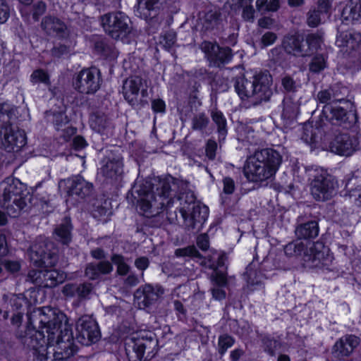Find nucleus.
Masks as SVG:
<instances>
[{
  "label": "nucleus",
  "mask_w": 361,
  "mask_h": 361,
  "mask_svg": "<svg viewBox=\"0 0 361 361\" xmlns=\"http://www.w3.org/2000/svg\"><path fill=\"white\" fill-rule=\"evenodd\" d=\"M138 208L143 216L151 217L166 210L171 224L182 225L192 233L199 232L208 217V208L201 206L187 181L168 175L145 180L135 190Z\"/></svg>",
  "instance_id": "nucleus-1"
},
{
  "label": "nucleus",
  "mask_w": 361,
  "mask_h": 361,
  "mask_svg": "<svg viewBox=\"0 0 361 361\" xmlns=\"http://www.w3.org/2000/svg\"><path fill=\"white\" fill-rule=\"evenodd\" d=\"M33 327L25 334L18 333L21 342L31 348L37 361H68L77 352L66 315L57 309L43 307L30 317Z\"/></svg>",
  "instance_id": "nucleus-2"
},
{
  "label": "nucleus",
  "mask_w": 361,
  "mask_h": 361,
  "mask_svg": "<svg viewBox=\"0 0 361 361\" xmlns=\"http://www.w3.org/2000/svg\"><path fill=\"white\" fill-rule=\"evenodd\" d=\"M234 88L242 100H248L250 106H257L263 102H269L273 94V79L268 71L256 73L250 78L244 75L234 78Z\"/></svg>",
  "instance_id": "nucleus-3"
},
{
  "label": "nucleus",
  "mask_w": 361,
  "mask_h": 361,
  "mask_svg": "<svg viewBox=\"0 0 361 361\" xmlns=\"http://www.w3.org/2000/svg\"><path fill=\"white\" fill-rule=\"evenodd\" d=\"M281 161V156L273 149L257 150L246 160L245 176L252 182L268 180L276 173Z\"/></svg>",
  "instance_id": "nucleus-4"
},
{
  "label": "nucleus",
  "mask_w": 361,
  "mask_h": 361,
  "mask_svg": "<svg viewBox=\"0 0 361 361\" xmlns=\"http://www.w3.org/2000/svg\"><path fill=\"white\" fill-rule=\"evenodd\" d=\"M32 196L20 180L7 178L0 184V202L6 208L8 214L16 217L20 211L27 209Z\"/></svg>",
  "instance_id": "nucleus-5"
},
{
  "label": "nucleus",
  "mask_w": 361,
  "mask_h": 361,
  "mask_svg": "<svg viewBox=\"0 0 361 361\" xmlns=\"http://www.w3.org/2000/svg\"><path fill=\"white\" fill-rule=\"evenodd\" d=\"M125 349L129 361H149L158 352V340L154 334L142 332L128 338Z\"/></svg>",
  "instance_id": "nucleus-6"
},
{
  "label": "nucleus",
  "mask_w": 361,
  "mask_h": 361,
  "mask_svg": "<svg viewBox=\"0 0 361 361\" xmlns=\"http://www.w3.org/2000/svg\"><path fill=\"white\" fill-rule=\"evenodd\" d=\"M311 176V194L314 200L326 201L335 195L338 186L337 181L326 170L317 167Z\"/></svg>",
  "instance_id": "nucleus-7"
},
{
  "label": "nucleus",
  "mask_w": 361,
  "mask_h": 361,
  "mask_svg": "<svg viewBox=\"0 0 361 361\" xmlns=\"http://www.w3.org/2000/svg\"><path fill=\"white\" fill-rule=\"evenodd\" d=\"M29 255L32 263L38 267H54L59 259L55 243L47 239L39 238L30 247Z\"/></svg>",
  "instance_id": "nucleus-8"
},
{
  "label": "nucleus",
  "mask_w": 361,
  "mask_h": 361,
  "mask_svg": "<svg viewBox=\"0 0 361 361\" xmlns=\"http://www.w3.org/2000/svg\"><path fill=\"white\" fill-rule=\"evenodd\" d=\"M101 24L105 32L114 39H125L132 30L130 18L123 12H113L101 17Z\"/></svg>",
  "instance_id": "nucleus-9"
},
{
  "label": "nucleus",
  "mask_w": 361,
  "mask_h": 361,
  "mask_svg": "<svg viewBox=\"0 0 361 361\" xmlns=\"http://www.w3.org/2000/svg\"><path fill=\"white\" fill-rule=\"evenodd\" d=\"M342 103H331L324 105L322 116L325 118L332 125L341 126L345 129H350L357 121V116L355 111H347Z\"/></svg>",
  "instance_id": "nucleus-10"
},
{
  "label": "nucleus",
  "mask_w": 361,
  "mask_h": 361,
  "mask_svg": "<svg viewBox=\"0 0 361 361\" xmlns=\"http://www.w3.org/2000/svg\"><path fill=\"white\" fill-rule=\"evenodd\" d=\"M64 184L67 202H80L91 196L94 191L93 184L81 176H74L61 181Z\"/></svg>",
  "instance_id": "nucleus-11"
},
{
  "label": "nucleus",
  "mask_w": 361,
  "mask_h": 361,
  "mask_svg": "<svg viewBox=\"0 0 361 361\" xmlns=\"http://www.w3.org/2000/svg\"><path fill=\"white\" fill-rule=\"evenodd\" d=\"M329 248L323 243H314L303 257L305 267L310 269H329L332 257L329 255Z\"/></svg>",
  "instance_id": "nucleus-12"
},
{
  "label": "nucleus",
  "mask_w": 361,
  "mask_h": 361,
  "mask_svg": "<svg viewBox=\"0 0 361 361\" xmlns=\"http://www.w3.org/2000/svg\"><path fill=\"white\" fill-rule=\"evenodd\" d=\"M147 96V81L140 76L135 75L127 78L123 85V94L125 99L133 106L147 103L139 98Z\"/></svg>",
  "instance_id": "nucleus-13"
},
{
  "label": "nucleus",
  "mask_w": 361,
  "mask_h": 361,
  "mask_svg": "<svg viewBox=\"0 0 361 361\" xmlns=\"http://www.w3.org/2000/svg\"><path fill=\"white\" fill-rule=\"evenodd\" d=\"M26 144V135L23 130L8 123L0 128V147L8 152H18Z\"/></svg>",
  "instance_id": "nucleus-14"
},
{
  "label": "nucleus",
  "mask_w": 361,
  "mask_h": 361,
  "mask_svg": "<svg viewBox=\"0 0 361 361\" xmlns=\"http://www.w3.org/2000/svg\"><path fill=\"white\" fill-rule=\"evenodd\" d=\"M77 339L85 345L96 343L101 334L97 322L89 315H83L76 322Z\"/></svg>",
  "instance_id": "nucleus-15"
},
{
  "label": "nucleus",
  "mask_w": 361,
  "mask_h": 361,
  "mask_svg": "<svg viewBox=\"0 0 361 361\" xmlns=\"http://www.w3.org/2000/svg\"><path fill=\"white\" fill-rule=\"evenodd\" d=\"M201 49L205 54L209 66L221 68L232 61V49L228 47H220L216 43L204 41L201 44Z\"/></svg>",
  "instance_id": "nucleus-16"
},
{
  "label": "nucleus",
  "mask_w": 361,
  "mask_h": 361,
  "mask_svg": "<svg viewBox=\"0 0 361 361\" xmlns=\"http://www.w3.org/2000/svg\"><path fill=\"white\" fill-rule=\"evenodd\" d=\"M100 72L95 68L82 70L73 81L74 88L82 94H94L100 87Z\"/></svg>",
  "instance_id": "nucleus-17"
},
{
  "label": "nucleus",
  "mask_w": 361,
  "mask_h": 361,
  "mask_svg": "<svg viewBox=\"0 0 361 361\" xmlns=\"http://www.w3.org/2000/svg\"><path fill=\"white\" fill-rule=\"evenodd\" d=\"M333 152L343 156H350L355 152L361 149V143L357 135H350L348 133H339L336 135L331 143Z\"/></svg>",
  "instance_id": "nucleus-18"
},
{
  "label": "nucleus",
  "mask_w": 361,
  "mask_h": 361,
  "mask_svg": "<svg viewBox=\"0 0 361 361\" xmlns=\"http://www.w3.org/2000/svg\"><path fill=\"white\" fill-rule=\"evenodd\" d=\"M102 174L108 179L116 180L123 173V157L118 152L109 151L102 161Z\"/></svg>",
  "instance_id": "nucleus-19"
},
{
  "label": "nucleus",
  "mask_w": 361,
  "mask_h": 361,
  "mask_svg": "<svg viewBox=\"0 0 361 361\" xmlns=\"http://www.w3.org/2000/svg\"><path fill=\"white\" fill-rule=\"evenodd\" d=\"M164 293V289L161 286L145 284L135 290L134 297L139 306L145 308L154 305Z\"/></svg>",
  "instance_id": "nucleus-20"
},
{
  "label": "nucleus",
  "mask_w": 361,
  "mask_h": 361,
  "mask_svg": "<svg viewBox=\"0 0 361 361\" xmlns=\"http://www.w3.org/2000/svg\"><path fill=\"white\" fill-rule=\"evenodd\" d=\"M360 343V338L353 334H346L336 341L331 353L338 360L350 357Z\"/></svg>",
  "instance_id": "nucleus-21"
},
{
  "label": "nucleus",
  "mask_w": 361,
  "mask_h": 361,
  "mask_svg": "<svg viewBox=\"0 0 361 361\" xmlns=\"http://www.w3.org/2000/svg\"><path fill=\"white\" fill-rule=\"evenodd\" d=\"M41 27L49 36L65 39L69 35V30L65 23L54 16H45L41 22Z\"/></svg>",
  "instance_id": "nucleus-22"
},
{
  "label": "nucleus",
  "mask_w": 361,
  "mask_h": 361,
  "mask_svg": "<svg viewBox=\"0 0 361 361\" xmlns=\"http://www.w3.org/2000/svg\"><path fill=\"white\" fill-rule=\"evenodd\" d=\"M93 290L90 283H68L62 289V293L68 298H78L79 300L87 299Z\"/></svg>",
  "instance_id": "nucleus-23"
},
{
  "label": "nucleus",
  "mask_w": 361,
  "mask_h": 361,
  "mask_svg": "<svg viewBox=\"0 0 361 361\" xmlns=\"http://www.w3.org/2000/svg\"><path fill=\"white\" fill-rule=\"evenodd\" d=\"M159 10V0H137L135 6V15L148 20L155 17Z\"/></svg>",
  "instance_id": "nucleus-24"
},
{
  "label": "nucleus",
  "mask_w": 361,
  "mask_h": 361,
  "mask_svg": "<svg viewBox=\"0 0 361 361\" xmlns=\"http://www.w3.org/2000/svg\"><path fill=\"white\" fill-rule=\"evenodd\" d=\"M283 46L286 53L295 56L305 57L304 39L296 35H287L283 40Z\"/></svg>",
  "instance_id": "nucleus-25"
},
{
  "label": "nucleus",
  "mask_w": 361,
  "mask_h": 361,
  "mask_svg": "<svg viewBox=\"0 0 361 361\" xmlns=\"http://www.w3.org/2000/svg\"><path fill=\"white\" fill-rule=\"evenodd\" d=\"M73 225L70 217H64L54 229L55 239L64 245H68L72 240Z\"/></svg>",
  "instance_id": "nucleus-26"
},
{
  "label": "nucleus",
  "mask_w": 361,
  "mask_h": 361,
  "mask_svg": "<svg viewBox=\"0 0 361 361\" xmlns=\"http://www.w3.org/2000/svg\"><path fill=\"white\" fill-rule=\"evenodd\" d=\"M361 35L359 33L345 31L337 35L336 44L341 48H346L345 51L355 50L359 46Z\"/></svg>",
  "instance_id": "nucleus-27"
},
{
  "label": "nucleus",
  "mask_w": 361,
  "mask_h": 361,
  "mask_svg": "<svg viewBox=\"0 0 361 361\" xmlns=\"http://www.w3.org/2000/svg\"><path fill=\"white\" fill-rule=\"evenodd\" d=\"M361 35L359 33L345 31L337 35L336 44L341 48H346L345 51L355 50L359 46Z\"/></svg>",
  "instance_id": "nucleus-28"
},
{
  "label": "nucleus",
  "mask_w": 361,
  "mask_h": 361,
  "mask_svg": "<svg viewBox=\"0 0 361 361\" xmlns=\"http://www.w3.org/2000/svg\"><path fill=\"white\" fill-rule=\"evenodd\" d=\"M361 35L359 33L345 31L337 35L336 44L341 48H346L345 51L355 50L359 46Z\"/></svg>",
  "instance_id": "nucleus-29"
},
{
  "label": "nucleus",
  "mask_w": 361,
  "mask_h": 361,
  "mask_svg": "<svg viewBox=\"0 0 361 361\" xmlns=\"http://www.w3.org/2000/svg\"><path fill=\"white\" fill-rule=\"evenodd\" d=\"M113 271V266L109 261H102L98 263H89L87 264L85 274L89 279L94 280L98 279L102 274H108Z\"/></svg>",
  "instance_id": "nucleus-30"
},
{
  "label": "nucleus",
  "mask_w": 361,
  "mask_h": 361,
  "mask_svg": "<svg viewBox=\"0 0 361 361\" xmlns=\"http://www.w3.org/2000/svg\"><path fill=\"white\" fill-rule=\"evenodd\" d=\"M66 274L56 269H44L43 285L44 288H52L63 283L66 279Z\"/></svg>",
  "instance_id": "nucleus-31"
},
{
  "label": "nucleus",
  "mask_w": 361,
  "mask_h": 361,
  "mask_svg": "<svg viewBox=\"0 0 361 361\" xmlns=\"http://www.w3.org/2000/svg\"><path fill=\"white\" fill-rule=\"evenodd\" d=\"M295 233L299 239L316 238L319 234L318 223L316 221H310L300 224L295 228Z\"/></svg>",
  "instance_id": "nucleus-32"
},
{
  "label": "nucleus",
  "mask_w": 361,
  "mask_h": 361,
  "mask_svg": "<svg viewBox=\"0 0 361 361\" xmlns=\"http://www.w3.org/2000/svg\"><path fill=\"white\" fill-rule=\"evenodd\" d=\"M341 16L346 21L361 20V0H350L343 8Z\"/></svg>",
  "instance_id": "nucleus-33"
},
{
  "label": "nucleus",
  "mask_w": 361,
  "mask_h": 361,
  "mask_svg": "<svg viewBox=\"0 0 361 361\" xmlns=\"http://www.w3.org/2000/svg\"><path fill=\"white\" fill-rule=\"evenodd\" d=\"M211 118L216 127L218 140L221 143L225 140L228 133L226 118L224 114L217 109L212 110Z\"/></svg>",
  "instance_id": "nucleus-34"
},
{
  "label": "nucleus",
  "mask_w": 361,
  "mask_h": 361,
  "mask_svg": "<svg viewBox=\"0 0 361 361\" xmlns=\"http://www.w3.org/2000/svg\"><path fill=\"white\" fill-rule=\"evenodd\" d=\"M317 97L319 102L324 105L331 103L348 104L346 100L339 97L338 90L335 87L319 91Z\"/></svg>",
  "instance_id": "nucleus-35"
},
{
  "label": "nucleus",
  "mask_w": 361,
  "mask_h": 361,
  "mask_svg": "<svg viewBox=\"0 0 361 361\" xmlns=\"http://www.w3.org/2000/svg\"><path fill=\"white\" fill-rule=\"evenodd\" d=\"M323 43V34L320 32L308 34L304 44H305V56H309L317 51Z\"/></svg>",
  "instance_id": "nucleus-36"
},
{
  "label": "nucleus",
  "mask_w": 361,
  "mask_h": 361,
  "mask_svg": "<svg viewBox=\"0 0 361 361\" xmlns=\"http://www.w3.org/2000/svg\"><path fill=\"white\" fill-rule=\"evenodd\" d=\"M91 128L99 133H102L110 127L111 122L106 115L102 112H96L91 115L90 119Z\"/></svg>",
  "instance_id": "nucleus-37"
},
{
  "label": "nucleus",
  "mask_w": 361,
  "mask_h": 361,
  "mask_svg": "<svg viewBox=\"0 0 361 361\" xmlns=\"http://www.w3.org/2000/svg\"><path fill=\"white\" fill-rule=\"evenodd\" d=\"M190 123V127L193 131L204 134L207 132L210 123V120L204 112H198L193 114Z\"/></svg>",
  "instance_id": "nucleus-38"
},
{
  "label": "nucleus",
  "mask_w": 361,
  "mask_h": 361,
  "mask_svg": "<svg viewBox=\"0 0 361 361\" xmlns=\"http://www.w3.org/2000/svg\"><path fill=\"white\" fill-rule=\"evenodd\" d=\"M281 90L284 93L294 94L301 87L299 81L288 73H283L281 75Z\"/></svg>",
  "instance_id": "nucleus-39"
},
{
  "label": "nucleus",
  "mask_w": 361,
  "mask_h": 361,
  "mask_svg": "<svg viewBox=\"0 0 361 361\" xmlns=\"http://www.w3.org/2000/svg\"><path fill=\"white\" fill-rule=\"evenodd\" d=\"M283 108L281 116L284 119L293 120L296 118L299 111V106L293 101L291 97H285L283 100Z\"/></svg>",
  "instance_id": "nucleus-40"
},
{
  "label": "nucleus",
  "mask_w": 361,
  "mask_h": 361,
  "mask_svg": "<svg viewBox=\"0 0 361 361\" xmlns=\"http://www.w3.org/2000/svg\"><path fill=\"white\" fill-rule=\"evenodd\" d=\"M258 264L252 262L246 267L245 276L248 284L251 286L258 285L261 283L262 279V274L257 271Z\"/></svg>",
  "instance_id": "nucleus-41"
},
{
  "label": "nucleus",
  "mask_w": 361,
  "mask_h": 361,
  "mask_svg": "<svg viewBox=\"0 0 361 361\" xmlns=\"http://www.w3.org/2000/svg\"><path fill=\"white\" fill-rule=\"evenodd\" d=\"M307 245L298 240L292 241L284 247V252L289 257H298L302 253L305 255L307 250Z\"/></svg>",
  "instance_id": "nucleus-42"
},
{
  "label": "nucleus",
  "mask_w": 361,
  "mask_h": 361,
  "mask_svg": "<svg viewBox=\"0 0 361 361\" xmlns=\"http://www.w3.org/2000/svg\"><path fill=\"white\" fill-rule=\"evenodd\" d=\"M94 51L104 56L111 57L114 56V47L109 44L107 41L104 39H98L94 42Z\"/></svg>",
  "instance_id": "nucleus-43"
},
{
  "label": "nucleus",
  "mask_w": 361,
  "mask_h": 361,
  "mask_svg": "<svg viewBox=\"0 0 361 361\" xmlns=\"http://www.w3.org/2000/svg\"><path fill=\"white\" fill-rule=\"evenodd\" d=\"M234 343L235 338L233 336L227 334L220 335L218 338L217 350L221 357L224 356L227 350L231 348Z\"/></svg>",
  "instance_id": "nucleus-44"
},
{
  "label": "nucleus",
  "mask_w": 361,
  "mask_h": 361,
  "mask_svg": "<svg viewBox=\"0 0 361 361\" xmlns=\"http://www.w3.org/2000/svg\"><path fill=\"white\" fill-rule=\"evenodd\" d=\"M261 341L264 350L270 355H274L276 350L280 346L279 341L270 335L267 334L261 336Z\"/></svg>",
  "instance_id": "nucleus-45"
},
{
  "label": "nucleus",
  "mask_w": 361,
  "mask_h": 361,
  "mask_svg": "<svg viewBox=\"0 0 361 361\" xmlns=\"http://www.w3.org/2000/svg\"><path fill=\"white\" fill-rule=\"evenodd\" d=\"M326 66V57L323 54H317L311 60L309 69L312 73H319Z\"/></svg>",
  "instance_id": "nucleus-46"
},
{
  "label": "nucleus",
  "mask_w": 361,
  "mask_h": 361,
  "mask_svg": "<svg viewBox=\"0 0 361 361\" xmlns=\"http://www.w3.org/2000/svg\"><path fill=\"white\" fill-rule=\"evenodd\" d=\"M111 262L117 267V273L121 276L126 275L130 271V267L126 263L123 256L114 254L111 257Z\"/></svg>",
  "instance_id": "nucleus-47"
},
{
  "label": "nucleus",
  "mask_w": 361,
  "mask_h": 361,
  "mask_svg": "<svg viewBox=\"0 0 361 361\" xmlns=\"http://www.w3.org/2000/svg\"><path fill=\"white\" fill-rule=\"evenodd\" d=\"M175 255L177 257H195L201 258L202 255L194 245L183 248H178L175 250Z\"/></svg>",
  "instance_id": "nucleus-48"
},
{
  "label": "nucleus",
  "mask_w": 361,
  "mask_h": 361,
  "mask_svg": "<svg viewBox=\"0 0 361 361\" xmlns=\"http://www.w3.org/2000/svg\"><path fill=\"white\" fill-rule=\"evenodd\" d=\"M317 129L314 128L311 125H305L303 128V133L302 135V140H303L307 144H312L317 142Z\"/></svg>",
  "instance_id": "nucleus-49"
},
{
  "label": "nucleus",
  "mask_w": 361,
  "mask_h": 361,
  "mask_svg": "<svg viewBox=\"0 0 361 361\" xmlns=\"http://www.w3.org/2000/svg\"><path fill=\"white\" fill-rule=\"evenodd\" d=\"M44 269L37 270L31 269L28 271L26 276V281H29L37 286L42 287L43 285Z\"/></svg>",
  "instance_id": "nucleus-50"
},
{
  "label": "nucleus",
  "mask_w": 361,
  "mask_h": 361,
  "mask_svg": "<svg viewBox=\"0 0 361 361\" xmlns=\"http://www.w3.org/2000/svg\"><path fill=\"white\" fill-rule=\"evenodd\" d=\"M13 115V109L7 103H0V122L4 125L10 123L9 121Z\"/></svg>",
  "instance_id": "nucleus-51"
},
{
  "label": "nucleus",
  "mask_w": 361,
  "mask_h": 361,
  "mask_svg": "<svg viewBox=\"0 0 361 361\" xmlns=\"http://www.w3.org/2000/svg\"><path fill=\"white\" fill-rule=\"evenodd\" d=\"M30 81L33 84L42 82L46 85L49 84V78L47 73L42 69H37L32 73Z\"/></svg>",
  "instance_id": "nucleus-52"
},
{
  "label": "nucleus",
  "mask_w": 361,
  "mask_h": 361,
  "mask_svg": "<svg viewBox=\"0 0 361 361\" xmlns=\"http://www.w3.org/2000/svg\"><path fill=\"white\" fill-rule=\"evenodd\" d=\"M320 13L316 8L310 9L307 15V23L310 27H314L319 25L321 23Z\"/></svg>",
  "instance_id": "nucleus-53"
},
{
  "label": "nucleus",
  "mask_w": 361,
  "mask_h": 361,
  "mask_svg": "<svg viewBox=\"0 0 361 361\" xmlns=\"http://www.w3.org/2000/svg\"><path fill=\"white\" fill-rule=\"evenodd\" d=\"M47 10V5L43 1H38L32 5V16L35 21H38Z\"/></svg>",
  "instance_id": "nucleus-54"
},
{
  "label": "nucleus",
  "mask_w": 361,
  "mask_h": 361,
  "mask_svg": "<svg viewBox=\"0 0 361 361\" xmlns=\"http://www.w3.org/2000/svg\"><path fill=\"white\" fill-rule=\"evenodd\" d=\"M71 49L69 46L59 43L54 46L51 50V54L54 57L60 58L68 55Z\"/></svg>",
  "instance_id": "nucleus-55"
},
{
  "label": "nucleus",
  "mask_w": 361,
  "mask_h": 361,
  "mask_svg": "<svg viewBox=\"0 0 361 361\" xmlns=\"http://www.w3.org/2000/svg\"><path fill=\"white\" fill-rule=\"evenodd\" d=\"M176 41V34L173 32H168L163 35L162 39L160 42L163 44L165 49H169L175 44Z\"/></svg>",
  "instance_id": "nucleus-56"
},
{
  "label": "nucleus",
  "mask_w": 361,
  "mask_h": 361,
  "mask_svg": "<svg viewBox=\"0 0 361 361\" xmlns=\"http://www.w3.org/2000/svg\"><path fill=\"white\" fill-rule=\"evenodd\" d=\"M211 279L216 286H224L227 283V280L224 274L219 272L216 269H214L212 274Z\"/></svg>",
  "instance_id": "nucleus-57"
},
{
  "label": "nucleus",
  "mask_w": 361,
  "mask_h": 361,
  "mask_svg": "<svg viewBox=\"0 0 361 361\" xmlns=\"http://www.w3.org/2000/svg\"><path fill=\"white\" fill-rule=\"evenodd\" d=\"M10 16V8L5 0H0V23H4Z\"/></svg>",
  "instance_id": "nucleus-58"
},
{
  "label": "nucleus",
  "mask_w": 361,
  "mask_h": 361,
  "mask_svg": "<svg viewBox=\"0 0 361 361\" xmlns=\"http://www.w3.org/2000/svg\"><path fill=\"white\" fill-rule=\"evenodd\" d=\"M217 143L213 140H209L206 145V156L210 160H214L216 157Z\"/></svg>",
  "instance_id": "nucleus-59"
},
{
  "label": "nucleus",
  "mask_w": 361,
  "mask_h": 361,
  "mask_svg": "<svg viewBox=\"0 0 361 361\" xmlns=\"http://www.w3.org/2000/svg\"><path fill=\"white\" fill-rule=\"evenodd\" d=\"M67 123V117L63 114L58 113L54 115V124L57 130H62Z\"/></svg>",
  "instance_id": "nucleus-60"
},
{
  "label": "nucleus",
  "mask_w": 361,
  "mask_h": 361,
  "mask_svg": "<svg viewBox=\"0 0 361 361\" xmlns=\"http://www.w3.org/2000/svg\"><path fill=\"white\" fill-rule=\"evenodd\" d=\"M223 191L225 194L231 195L235 191V184L234 180L230 177H225L223 179Z\"/></svg>",
  "instance_id": "nucleus-61"
},
{
  "label": "nucleus",
  "mask_w": 361,
  "mask_h": 361,
  "mask_svg": "<svg viewBox=\"0 0 361 361\" xmlns=\"http://www.w3.org/2000/svg\"><path fill=\"white\" fill-rule=\"evenodd\" d=\"M3 264L6 271L12 274L18 272L21 267L20 262L16 260H4Z\"/></svg>",
  "instance_id": "nucleus-62"
},
{
  "label": "nucleus",
  "mask_w": 361,
  "mask_h": 361,
  "mask_svg": "<svg viewBox=\"0 0 361 361\" xmlns=\"http://www.w3.org/2000/svg\"><path fill=\"white\" fill-rule=\"evenodd\" d=\"M243 13L242 16L244 20L247 21H253L255 18V9L252 5L242 6Z\"/></svg>",
  "instance_id": "nucleus-63"
},
{
  "label": "nucleus",
  "mask_w": 361,
  "mask_h": 361,
  "mask_svg": "<svg viewBox=\"0 0 361 361\" xmlns=\"http://www.w3.org/2000/svg\"><path fill=\"white\" fill-rule=\"evenodd\" d=\"M276 38L277 37L275 33L267 32L262 37L261 42L264 47H267L274 44Z\"/></svg>",
  "instance_id": "nucleus-64"
}]
</instances>
